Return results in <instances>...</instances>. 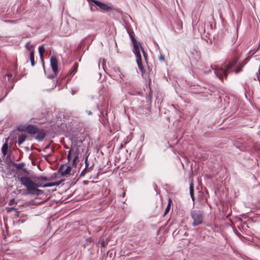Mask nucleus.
<instances>
[{"label":"nucleus","mask_w":260,"mask_h":260,"mask_svg":"<svg viewBox=\"0 0 260 260\" xmlns=\"http://www.w3.org/2000/svg\"><path fill=\"white\" fill-rule=\"evenodd\" d=\"M19 181L21 184L26 188V189L24 193L26 195H41L43 194L44 191L38 188L47 187L44 186V184L42 185L39 183H35L28 177H21L20 178Z\"/></svg>","instance_id":"nucleus-1"},{"label":"nucleus","mask_w":260,"mask_h":260,"mask_svg":"<svg viewBox=\"0 0 260 260\" xmlns=\"http://www.w3.org/2000/svg\"><path fill=\"white\" fill-rule=\"evenodd\" d=\"M129 37L132 39L133 44V52L136 56V62L138 64L139 69L141 70L143 73L144 72V68L142 62L141 55L140 51L139 45L141 46V44L138 42L135 37V34L133 31H128Z\"/></svg>","instance_id":"nucleus-2"},{"label":"nucleus","mask_w":260,"mask_h":260,"mask_svg":"<svg viewBox=\"0 0 260 260\" xmlns=\"http://www.w3.org/2000/svg\"><path fill=\"white\" fill-rule=\"evenodd\" d=\"M191 217L193 219L192 225L196 227L203 223L204 221V213L203 211L194 210L190 212Z\"/></svg>","instance_id":"nucleus-3"},{"label":"nucleus","mask_w":260,"mask_h":260,"mask_svg":"<svg viewBox=\"0 0 260 260\" xmlns=\"http://www.w3.org/2000/svg\"><path fill=\"white\" fill-rule=\"evenodd\" d=\"M88 2L91 1L95 5H96L97 6H98L101 10L105 12H118V10L117 8L113 7L111 6H109L107 4H105L103 3H102L99 1L97 0H87Z\"/></svg>","instance_id":"nucleus-4"},{"label":"nucleus","mask_w":260,"mask_h":260,"mask_svg":"<svg viewBox=\"0 0 260 260\" xmlns=\"http://www.w3.org/2000/svg\"><path fill=\"white\" fill-rule=\"evenodd\" d=\"M237 62V59H235L232 61L229 62L226 64L225 65L223 69L221 68L220 71L222 72L223 75L225 79L227 78V76L230 73L229 70L236 65Z\"/></svg>","instance_id":"nucleus-5"},{"label":"nucleus","mask_w":260,"mask_h":260,"mask_svg":"<svg viewBox=\"0 0 260 260\" xmlns=\"http://www.w3.org/2000/svg\"><path fill=\"white\" fill-rule=\"evenodd\" d=\"M50 64L52 69L53 72L55 74H57L58 72V61L55 56H52L50 58Z\"/></svg>","instance_id":"nucleus-6"},{"label":"nucleus","mask_w":260,"mask_h":260,"mask_svg":"<svg viewBox=\"0 0 260 260\" xmlns=\"http://www.w3.org/2000/svg\"><path fill=\"white\" fill-rule=\"evenodd\" d=\"M27 133L29 134H35L39 132V128L34 125L28 124L26 126Z\"/></svg>","instance_id":"nucleus-7"},{"label":"nucleus","mask_w":260,"mask_h":260,"mask_svg":"<svg viewBox=\"0 0 260 260\" xmlns=\"http://www.w3.org/2000/svg\"><path fill=\"white\" fill-rule=\"evenodd\" d=\"M211 67L213 70H214L216 71L215 73L216 77H218L220 80H222L223 77H224V76L223 75L222 72L220 71V69L221 68L217 67L216 65L211 66Z\"/></svg>","instance_id":"nucleus-8"},{"label":"nucleus","mask_w":260,"mask_h":260,"mask_svg":"<svg viewBox=\"0 0 260 260\" xmlns=\"http://www.w3.org/2000/svg\"><path fill=\"white\" fill-rule=\"evenodd\" d=\"M78 68V64L77 62L74 63L72 68L70 70L68 73V76H72L74 75L77 71Z\"/></svg>","instance_id":"nucleus-9"},{"label":"nucleus","mask_w":260,"mask_h":260,"mask_svg":"<svg viewBox=\"0 0 260 260\" xmlns=\"http://www.w3.org/2000/svg\"><path fill=\"white\" fill-rule=\"evenodd\" d=\"M37 133L38 135L36 137V139L40 141H43L46 136L45 132L43 130H41L40 131L39 130V132Z\"/></svg>","instance_id":"nucleus-10"},{"label":"nucleus","mask_w":260,"mask_h":260,"mask_svg":"<svg viewBox=\"0 0 260 260\" xmlns=\"http://www.w3.org/2000/svg\"><path fill=\"white\" fill-rule=\"evenodd\" d=\"M26 136L24 134H21L20 135H19L18 139V144L19 145H20L22 144L26 140Z\"/></svg>","instance_id":"nucleus-11"},{"label":"nucleus","mask_w":260,"mask_h":260,"mask_svg":"<svg viewBox=\"0 0 260 260\" xmlns=\"http://www.w3.org/2000/svg\"><path fill=\"white\" fill-rule=\"evenodd\" d=\"M63 181V180H61L60 181H57L53 182L47 183L44 184V186L47 187H51L53 186H58L61 184V183Z\"/></svg>","instance_id":"nucleus-12"},{"label":"nucleus","mask_w":260,"mask_h":260,"mask_svg":"<svg viewBox=\"0 0 260 260\" xmlns=\"http://www.w3.org/2000/svg\"><path fill=\"white\" fill-rule=\"evenodd\" d=\"M72 168L70 166L67 167V169L61 173V176L62 177H67L70 175Z\"/></svg>","instance_id":"nucleus-13"},{"label":"nucleus","mask_w":260,"mask_h":260,"mask_svg":"<svg viewBox=\"0 0 260 260\" xmlns=\"http://www.w3.org/2000/svg\"><path fill=\"white\" fill-rule=\"evenodd\" d=\"M189 193L191 198L193 201H194V185L193 182H191L189 185Z\"/></svg>","instance_id":"nucleus-14"},{"label":"nucleus","mask_w":260,"mask_h":260,"mask_svg":"<svg viewBox=\"0 0 260 260\" xmlns=\"http://www.w3.org/2000/svg\"><path fill=\"white\" fill-rule=\"evenodd\" d=\"M8 139H6V142L3 144L2 148V152L4 155H6L8 152V145L7 143Z\"/></svg>","instance_id":"nucleus-15"},{"label":"nucleus","mask_w":260,"mask_h":260,"mask_svg":"<svg viewBox=\"0 0 260 260\" xmlns=\"http://www.w3.org/2000/svg\"><path fill=\"white\" fill-rule=\"evenodd\" d=\"M29 58L31 62V65L34 67L35 65L34 51H31L29 52Z\"/></svg>","instance_id":"nucleus-16"},{"label":"nucleus","mask_w":260,"mask_h":260,"mask_svg":"<svg viewBox=\"0 0 260 260\" xmlns=\"http://www.w3.org/2000/svg\"><path fill=\"white\" fill-rule=\"evenodd\" d=\"M24 164L23 162L17 164L14 162H12V166L15 167L17 170H21L24 167Z\"/></svg>","instance_id":"nucleus-17"},{"label":"nucleus","mask_w":260,"mask_h":260,"mask_svg":"<svg viewBox=\"0 0 260 260\" xmlns=\"http://www.w3.org/2000/svg\"><path fill=\"white\" fill-rule=\"evenodd\" d=\"M172 203V200L171 199H169V203H168V205L167 206V207H166V209H165V213L164 214V216H165L169 211L170 209V207H171V204Z\"/></svg>","instance_id":"nucleus-18"},{"label":"nucleus","mask_w":260,"mask_h":260,"mask_svg":"<svg viewBox=\"0 0 260 260\" xmlns=\"http://www.w3.org/2000/svg\"><path fill=\"white\" fill-rule=\"evenodd\" d=\"M34 45H31L29 42H27L25 44L26 48L30 52H31V51H34Z\"/></svg>","instance_id":"nucleus-19"},{"label":"nucleus","mask_w":260,"mask_h":260,"mask_svg":"<svg viewBox=\"0 0 260 260\" xmlns=\"http://www.w3.org/2000/svg\"><path fill=\"white\" fill-rule=\"evenodd\" d=\"M36 180L51 181V178H48L47 177L44 176H38L36 177Z\"/></svg>","instance_id":"nucleus-20"},{"label":"nucleus","mask_w":260,"mask_h":260,"mask_svg":"<svg viewBox=\"0 0 260 260\" xmlns=\"http://www.w3.org/2000/svg\"><path fill=\"white\" fill-rule=\"evenodd\" d=\"M150 80H149V93L146 96V99H147V101H151V99H152V91L151 90V88H150Z\"/></svg>","instance_id":"nucleus-21"},{"label":"nucleus","mask_w":260,"mask_h":260,"mask_svg":"<svg viewBox=\"0 0 260 260\" xmlns=\"http://www.w3.org/2000/svg\"><path fill=\"white\" fill-rule=\"evenodd\" d=\"M45 49L43 46H41L39 47V52L40 56L44 55V54L45 53Z\"/></svg>","instance_id":"nucleus-22"},{"label":"nucleus","mask_w":260,"mask_h":260,"mask_svg":"<svg viewBox=\"0 0 260 260\" xmlns=\"http://www.w3.org/2000/svg\"><path fill=\"white\" fill-rule=\"evenodd\" d=\"M17 130L19 132H27L26 126H19L17 127Z\"/></svg>","instance_id":"nucleus-23"},{"label":"nucleus","mask_w":260,"mask_h":260,"mask_svg":"<svg viewBox=\"0 0 260 260\" xmlns=\"http://www.w3.org/2000/svg\"><path fill=\"white\" fill-rule=\"evenodd\" d=\"M238 35L236 32H234V36L232 39L231 44L232 45L234 44L237 39Z\"/></svg>","instance_id":"nucleus-24"},{"label":"nucleus","mask_w":260,"mask_h":260,"mask_svg":"<svg viewBox=\"0 0 260 260\" xmlns=\"http://www.w3.org/2000/svg\"><path fill=\"white\" fill-rule=\"evenodd\" d=\"M141 49L142 53L143 54V56H144V57L145 60H147V54L146 52H145L144 48L142 46H141Z\"/></svg>","instance_id":"nucleus-25"},{"label":"nucleus","mask_w":260,"mask_h":260,"mask_svg":"<svg viewBox=\"0 0 260 260\" xmlns=\"http://www.w3.org/2000/svg\"><path fill=\"white\" fill-rule=\"evenodd\" d=\"M161 210V207H156V211L154 213V216H157L159 214V211Z\"/></svg>","instance_id":"nucleus-26"},{"label":"nucleus","mask_w":260,"mask_h":260,"mask_svg":"<svg viewBox=\"0 0 260 260\" xmlns=\"http://www.w3.org/2000/svg\"><path fill=\"white\" fill-rule=\"evenodd\" d=\"M257 50H258V49H254L253 50H251L249 51V52L248 53V55L251 56L252 55L254 54L256 52H257Z\"/></svg>","instance_id":"nucleus-27"},{"label":"nucleus","mask_w":260,"mask_h":260,"mask_svg":"<svg viewBox=\"0 0 260 260\" xmlns=\"http://www.w3.org/2000/svg\"><path fill=\"white\" fill-rule=\"evenodd\" d=\"M64 164H61L60 167H59L58 170V173H59L61 174V173L63 172L62 170L63 168V167L64 166Z\"/></svg>","instance_id":"nucleus-28"},{"label":"nucleus","mask_w":260,"mask_h":260,"mask_svg":"<svg viewBox=\"0 0 260 260\" xmlns=\"http://www.w3.org/2000/svg\"><path fill=\"white\" fill-rule=\"evenodd\" d=\"M67 158H68V161H69L70 160V159H71V150H70L68 151V154Z\"/></svg>","instance_id":"nucleus-29"},{"label":"nucleus","mask_w":260,"mask_h":260,"mask_svg":"<svg viewBox=\"0 0 260 260\" xmlns=\"http://www.w3.org/2000/svg\"><path fill=\"white\" fill-rule=\"evenodd\" d=\"M87 159H88V156L86 157L85 160V169H88V167L89 166V164L87 162Z\"/></svg>","instance_id":"nucleus-30"},{"label":"nucleus","mask_w":260,"mask_h":260,"mask_svg":"<svg viewBox=\"0 0 260 260\" xmlns=\"http://www.w3.org/2000/svg\"><path fill=\"white\" fill-rule=\"evenodd\" d=\"M242 66L236 69L235 70V73L237 74L239 73L242 70Z\"/></svg>","instance_id":"nucleus-31"},{"label":"nucleus","mask_w":260,"mask_h":260,"mask_svg":"<svg viewBox=\"0 0 260 260\" xmlns=\"http://www.w3.org/2000/svg\"><path fill=\"white\" fill-rule=\"evenodd\" d=\"M56 75L57 74H55L54 73V74H50L48 75L47 77L49 79H53L54 78H55Z\"/></svg>","instance_id":"nucleus-32"},{"label":"nucleus","mask_w":260,"mask_h":260,"mask_svg":"<svg viewBox=\"0 0 260 260\" xmlns=\"http://www.w3.org/2000/svg\"><path fill=\"white\" fill-rule=\"evenodd\" d=\"M87 169L84 168V170L82 171L80 174V176H83L85 175V172L87 171Z\"/></svg>","instance_id":"nucleus-33"},{"label":"nucleus","mask_w":260,"mask_h":260,"mask_svg":"<svg viewBox=\"0 0 260 260\" xmlns=\"http://www.w3.org/2000/svg\"><path fill=\"white\" fill-rule=\"evenodd\" d=\"M88 243H93V240H92L91 238H89L86 239V244L88 245Z\"/></svg>","instance_id":"nucleus-34"},{"label":"nucleus","mask_w":260,"mask_h":260,"mask_svg":"<svg viewBox=\"0 0 260 260\" xmlns=\"http://www.w3.org/2000/svg\"><path fill=\"white\" fill-rule=\"evenodd\" d=\"M159 59L160 61H164L165 60V57L162 55H160L159 57Z\"/></svg>","instance_id":"nucleus-35"},{"label":"nucleus","mask_w":260,"mask_h":260,"mask_svg":"<svg viewBox=\"0 0 260 260\" xmlns=\"http://www.w3.org/2000/svg\"><path fill=\"white\" fill-rule=\"evenodd\" d=\"M15 202L14 199H12L9 203V205H12Z\"/></svg>","instance_id":"nucleus-36"},{"label":"nucleus","mask_w":260,"mask_h":260,"mask_svg":"<svg viewBox=\"0 0 260 260\" xmlns=\"http://www.w3.org/2000/svg\"><path fill=\"white\" fill-rule=\"evenodd\" d=\"M78 155H79L78 153H77L75 154V156H74V159L77 160H78V158H79V156H78Z\"/></svg>","instance_id":"nucleus-37"},{"label":"nucleus","mask_w":260,"mask_h":260,"mask_svg":"<svg viewBox=\"0 0 260 260\" xmlns=\"http://www.w3.org/2000/svg\"><path fill=\"white\" fill-rule=\"evenodd\" d=\"M7 76H8V78H9V80L10 79V78H12V74H11V73H8V74H7Z\"/></svg>","instance_id":"nucleus-38"},{"label":"nucleus","mask_w":260,"mask_h":260,"mask_svg":"<svg viewBox=\"0 0 260 260\" xmlns=\"http://www.w3.org/2000/svg\"><path fill=\"white\" fill-rule=\"evenodd\" d=\"M76 161H77L76 160H75V159H73V162H72V165L73 166L75 165Z\"/></svg>","instance_id":"nucleus-39"},{"label":"nucleus","mask_w":260,"mask_h":260,"mask_svg":"<svg viewBox=\"0 0 260 260\" xmlns=\"http://www.w3.org/2000/svg\"><path fill=\"white\" fill-rule=\"evenodd\" d=\"M49 148V145H48L47 146H46L45 147V148L44 149L43 151H45L47 149H48Z\"/></svg>","instance_id":"nucleus-40"},{"label":"nucleus","mask_w":260,"mask_h":260,"mask_svg":"<svg viewBox=\"0 0 260 260\" xmlns=\"http://www.w3.org/2000/svg\"><path fill=\"white\" fill-rule=\"evenodd\" d=\"M102 246L105 247V243L104 241H103L101 243Z\"/></svg>","instance_id":"nucleus-41"},{"label":"nucleus","mask_w":260,"mask_h":260,"mask_svg":"<svg viewBox=\"0 0 260 260\" xmlns=\"http://www.w3.org/2000/svg\"><path fill=\"white\" fill-rule=\"evenodd\" d=\"M15 217H19V213L17 212L15 215Z\"/></svg>","instance_id":"nucleus-42"},{"label":"nucleus","mask_w":260,"mask_h":260,"mask_svg":"<svg viewBox=\"0 0 260 260\" xmlns=\"http://www.w3.org/2000/svg\"><path fill=\"white\" fill-rule=\"evenodd\" d=\"M43 56L44 55H42V56H40V58L42 60L43 63H44V61H43Z\"/></svg>","instance_id":"nucleus-43"},{"label":"nucleus","mask_w":260,"mask_h":260,"mask_svg":"<svg viewBox=\"0 0 260 260\" xmlns=\"http://www.w3.org/2000/svg\"><path fill=\"white\" fill-rule=\"evenodd\" d=\"M24 148L26 151H29V148L28 147H25Z\"/></svg>","instance_id":"nucleus-44"},{"label":"nucleus","mask_w":260,"mask_h":260,"mask_svg":"<svg viewBox=\"0 0 260 260\" xmlns=\"http://www.w3.org/2000/svg\"><path fill=\"white\" fill-rule=\"evenodd\" d=\"M10 210H16V209L14 207H11L10 208Z\"/></svg>","instance_id":"nucleus-45"},{"label":"nucleus","mask_w":260,"mask_h":260,"mask_svg":"<svg viewBox=\"0 0 260 260\" xmlns=\"http://www.w3.org/2000/svg\"><path fill=\"white\" fill-rule=\"evenodd\" d=\"M92 114V113L90 111H89L88 114Z\"/></svg>","instance_id":"nucleus-46"},{"label":"nucleus","mask_w":260,"mask_h":260,"mask_svg":"<svg viewBox=\"0 0 260 260\" xmlns=\"http://www.w3.org/2000/svg\"><path fill=\"white\" fill-rule=\"evenodd\" d=\"M15 69L16 70L17 69V66H15Z\"/></svg>","instance_id":"nucleus-47"},{"label":"nucleus","mask_w":260,"mask_h":260,"mask_svg":"<svg viewBox=\"0 0 260 260\" xmlns=\"http://www.w3.org/2000/svg\"><path fill=\"white\" fill-rule=\"evenodd\" d=\"M50 155H51L50 154L48 155V156H50ZM47 156H48V155L45 156V157H47Z\"/></svg>","instance_id":"nucleus-48"},{"label":"nucleus","mask_w":260,"mask_h":260,"mask_svg":"<svg viewBox=\"0 0 260 260\" xmlns=\"http://www.w3.org/2000/svg\"><path fill=\"white\" fill-rule=\"evenodd\" d=\"M65 148H67V149H68V148H69V147H67V146H66V147H65Z\"/></svg>","instance_id":"nucleus-49"},{"label":"nucleus","mask_w":260,"mask_h":260,"mask_svg":"<svg viewBox=\"0 0 260 260\" xmlns=\"http://www.w3.org/2000/svg\"><path fill=\"white\" fill-rule=\"evenodd\" d=\"M51 180H52L53 179V177H51Z\"/></svg>","instance_id":"nucleus-50"}]
</instances>
